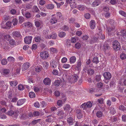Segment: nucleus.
<instances>
[{
    "mask_svg": "<svg viewBox=\"0 0 126 126\" xmlns=\"http://www.w3.org/2000/svg\"><path fill=\"white\" fill-rule=\"evenodd\" d=\"M112 47L116 50H119L121 48L120 44L117 40L114 41L112 43Z\"/></svg>",
    "mask_w": 126,
    "mask_h": 126,
    "instance_id": "nucleus-1",
    "label": "nucleus"
},
{
    "mask_svg": "<svg viewBox=\"0 0 126 126\" xmlns=\"http://www.w3.org/2000/svg\"><path fill=\"white\" fill-rule=\"evenodd\" d=\"M92 106V103L90 101L84 103L81 105V107L84 110H86L87 108H91Z\"/></svg>",
    "mask_w": 126,
    "mask_h": 126,
    "instance_id": "nucleus-2",
    "label": "nucleus"
},
{
    "mask_svg": "<svg viewBox=\"0 0 126 126\" xmlns=\"http://www.w3.org/2000/svg\"><path fill=\"white\" fill-rule=\"evenodd\" d=\"M58 63L57 60H52L50 63V66L52 68H55L57 66Z\"/></svg>",
    "mask_w": 126,
    "mask_h": 126,
    "instance_id": "nucleus-3",
    "label": "nucleus"
},
{
    "mask_svg": "<svg viewBox=\"0 0 126 126\" xmlns=\"http://www.w3.org/2000/svg\"><path fill=\"white\" fill-rule=\"evenodd\" d=\"M66 2L67 4L69 3L71 7L72 8H75L76 7L75 0H66Z\"/></svg>",
    "mask_w": 126,
    "mask_h": 126,
    "instance_id": "nucleus-4",
    "label": "nucleus"
},
{
    "mask_svg": "<svg viewBox=\"0 0 126 126\" xmlns=\"http://www.w3.org/2000/svg\"><path fill=\"white\" fill-rule=\"evenodd\" d=\"M40 55L42 59H46L48 57V54L47 51H43L41 52Z\"/></svg>",
    "mask_w": 126,
    "mask_h": 126,
    "instance_id": "nucleus-5",
    "label": "nucleus"
},
{
    "mask_svg": "<svg viewBox=\"0 0 126 126\" xmlns=\"http://www.w3.org/2000/svg\"><path fill=\"white\" fill-rule=\"evenodd\" d=\"M32 37L31 36L26 37L24 39L25 43L27 44H30L32 42Z\"/></svg>",
    "mask_w": 126,
    "mask_h": 126,
    "instance_id": "nucleus-6",
    "label": "nucleus"
},
{
    "mask_svg": "<svg viewBox=\"0 0 126 126\" xmlns=\"http://www.w3.org/2000/svg\"><path fill=\"white\" fill-rule=\"evenodd\" d=\"M78 78L79 77L77 75L74 74L72 78L70 79L69 81L71 83H74L77 81Z\"/></svg>",
    "mask_w": 126,
    "mask_h": 126,
    "instance_id": "nucleus-7",
    "label": "nucleus"
},
{
    "mask_svg": "<svg viewBox=\"0 0 126 126\" xmlns=\"http://www.w3.org/2000/svg\"><path fill=\"white\" fill-rule=\"evenodd\" d=\"M35 25L36 28H41L42 26V21L40 20H36L35 21Z\"/></svg>",
    "mask_w": 126,
    "mask_h": 126,
    "instance_id": "nucleus-8",
    "label": "nucleus"
},
{
    "mask_svg": "<svg viewBox=\"0 0 126 126\" xmlns=\"http://www.w3.org/2000/svg\"><path fill=\"white\" fill-rule=\"evenodd\" d=\"M30 63L28 62L24 63L22 66L23 70H25L29 68L30 66Z\"/></svg>",
    "mask_w": 126,
    "mask_h": 126,
    "instance_id": "nucleus-9",
    "label": "nucleus"
},
{
    "mask_svg": "<svg viewBox=\"0 0 126 126\" xmlns=\"http://www.w3.org/2000/svg\"><path fill=\"white\" fill-rule=\"evenodd\" d=\"M103 76L106 80H109L110 79L111 77V75L110 73L109 72H105L103 74Z\"/></svg>",
    "mask_w": 126,
    "mask_h": 126,
    "instance_id": "nucleus-10",
    "label": "nucleus"
},
{
    "mask_svg": "<svg viewBox=\"0 0 126 126\" xmlns=\"http://www.w3.org/2000/svg\"><path fill=\"white\" fill-rule=\"evenodd\" d=\"M43 83L46 85H50L51 83V81L50 79L48 78H45L43 80Z\"/></svg>",
    "mask_w": 126,
    "mask_h": 126,
    "instance_id": "nucleus-11",
    "label": "nucleus"
},
{
    "mask_svg": "<svg viewBox=\"0 0 126 126\" xmlns=\"http://www.w3.org/2000/svg\"><path fill=\"white\" fill-rule=\"evenodd\" d=\"M58 19L56 17H51L50 19L49 22L51 24H52L57 23Z\"/></svg>",
    "mask_w": 126,
    "mask_h": 126,
    "instance_id": "nucleus-12",
    "label": "nucleus"
},
{
    "mask_svg": "<svg viewBox=\"0 0 126 126\" xmlns=\"http://www.w3.org/2000/svg\"><path fill=\"white\" fill-rule=\"evenodd\" d=\"M96 22L94 20H92L90 22V25L91 29H93L95 27Z\"/></svg>",
    "mask_w": 126,
    "mask_h": 126,
    "instance_id": "nucleus-13",
    "label": "nucleus"
},
{
    "mask_svg": "<svg viewBox=\"0 0 126 126\" xmlns=\"http://www.w3.org/2000/svg\"><path fill=\"white\" fill-rule=\"evenodd\" d=\"M81 65V61L80 60H78L77 63V66L75 68V69L79 70L80 69Z\"/></svg>",
    "mask_w": 126,
    "mask_h": 126,
    "instance_id": "nucleus-14",
    "label": "nucleus"
},
{
    "mask_svg": "<svg viewBox=\"0 0 126 126\" xmlns=\"http://www.w3.org/2000/svg\"><path fill=\"white\" fill-rule=\"evenodd\" d=\"M12 35L13 37H19L21 35L20 32L16 31H14L12 33Z\"/></svg>",
    "mask_w": 126,
    "mask_h": 126,
    "instance_id": "nucleus-15",
    "label": "nucleus"
},
{
    "mask_svg": "<svg viewBox=\"0 0 126 126\" xmlns=\"http://www.w3.org/2000/svg\"><path fill=\"white\" fill-rule=\"evenodd\" d=\"M57 114L60 118H62L64 116V112L62 110H59L57 112Z\"/></svg>",
    "mask_w": 126,
    "mask_h": 126,
    "instance_id": "nucleus-16",
    "label": "nucleus"
},
{
    "mask_svg": "<svg viewBox=\"0 0 126 126\" xmlns=\"http://www.w3.org/2000/svg\"><path fill=\"white\" fill-rule=\"evenodd\" d=\"M78 108L77 109H78ZM77 118L79 119H81L83 115L81 113V110H78L77 111Z\"/></svg>",
    "mask_w": 126,
    "mask_h": 126,
    "instance_id": "nucleus-17",
    "label": "nucleus"
},
{
    "mask_svg": "<svg viewBox=\"0 0 126 126\" xmlns=\"http://www.w3.org/2000/svg\"><path fill=\"white\" fill-rule=\"evenodd\" d=\"M98 37L97 35L96 34L95 36L93 38H92L90 40V43L91 44L94 43L96 42H97V40L98 39Z\"/></svg>",
    "mask_w": 126,
    "mask_h": 126,
    "instance_id": "nucleus-18",
    "label": "nucleus"
},
{
    "mask_svg": "<svg viewBox=\"0 0 126 126\" xmlns=\"http://www.w3.org/2000/svg\"><path fill=\"white\" fill-rule=\"evenodd\" d=\"M21 26L29 27L32 26V24L30 22H28L22 24Z\"/></svg>",
    "mask_w": 126,
    "mask_h": 126,
    "instance_id": "nucleus-19",
    "label": "nucleus"
},
{
    "mask_svg": "<svg viewBox=\"0 0 126 126\" xmlns=\"http://www.w3.org/2000/svg\"><path fill=\"white\" fill-rule=\"evenodd\" d=\"M6 113L9 116H12L13 114H14L16 116L18 115L16 112H14L12 110H10L8 111Z\"/></svg>",
    "mask_w": 126,
    "mask_h": 126,
    "instance_id": "nucleus-20",
    "label": "nucleus"
},
{
    "mask_svg": "<svg viewBox=\"0 0 126 126\" xmlns=\"http://www.w3.org/2000/svg\"><path fill=\"white\" fill-rule=\"evenodd\" d=\"M46 8L48 9L52 10L53 9L54 7V5L52 4H48L46 5Z\"/></svg>",
    "mask_w": 126,
    "mask_h": 126,
    "instance_id": "nucleus-21",
    "label": "nucleus"
},
{
    "mask_svg": "<svg viewBox=\"0 0 126 126\" xmlns=\"http://www.w3.org/2000/svg\"><path fill=\"white\" fill-rule=\"evenodd\" d=\"M100 3V2L99 0H96L93 2L92 5L93 7H95L99 5Z\"/></svg>",
    "mask_w": 126,
    "mask_h": 126,
    "instance_id": "nucleus-22",
    "label": "nucleus"
},
{
    "mask_svg": "<svg viewBox=\"0 0 126 126\" xmlns=\"http://www.w3.org/2000/svg\"><path fill=\"white\" fill-rule=\"evenodd\" d=\"M103 47L104 50L106 52H108V51H109V50L110 48V47L108 45L105 44H104Z\"/></svg>",
    "mask_w": 126,
    "mask_h": 126,
    "instance_id": "nucleus-23",
    "label": "nucleus"
},
{
    "mask_svg": "<svg viewBox=\"0 0 126 126\" xmlns=\"http://www.w3.org/2000/svg\"><path fill=\"white\" fill-rule=\"evenodd\" d=\"M76 58L75 56L71 57L70 59V63H74L76 61Z\"/></svg>",
    "mask_w": 126,
    "mask_h": 126,
    "instance_id": "nucleus-24",
    "label": "nucleus"
},
{
    "mask_svg": "<svg viewBox=\"0 0 126 126\" xmlns=\"http://www.w3.org/2000/svg\"><path fill=\"white\" fill-rule=\"evenodd\" d=\"M32 11L34 13H39L40 12V10L36 6L34 5L33 7Z\"/></svg>",
    "mask_w": 126,
    "mask_h": 126,
    "instance_id": "nucleus-25",
    "label": "nucleus"
},
{
    "mask_svg": "<svg viewBox=\"0 0 126 126\" xmlns=\"http://www.w3.org/2000/svg\"><path fill=\"white\" fill-rule=\"evenodd\" d=\"M22 13L23 15H25V16L26 17L28 18H29L31 17V15L30 13L29 12H27L25 14L24 13L23 11L24 10H22Z\"/></svg>",
    "mask_w": 126,
    "mask_h": 126,
    "instance_id": "nucleus-26",
    "label": "nucleus"
},
{
    "mask_svg": "<svg viewBox=\"0 0 126 126\" xmlns=\"http://www.w3.org/2000/svg\"><path fill=\"white\" fill-rule=\"evenodd\" d=\"M97 35L99 39L100 38L102 39H104L105 38V35L103 34L102 32L100 33V32H99V33H98L97 34Z\"/></svg>",
    "mask_w": 126,
    "mask_h": 126,
    "instance_id": "nucleus-27",
    "label": "nucleus"
},
{
    "mask_svg": "<svg viewBox=\"0 0 126 126\" xmlns=\"http://www.w3.org/2000/svg\"><path fill=\"white\" fill-rule=\"evenodd\" d=\"M71 107L69 105L66 104L63 107V109L64 110L66 111H68L70 110Z\"/></svg>",
    "mask_w": 126,
    "mask_h": 126,
    "instance_id": "nucleus-28",
    "label": "nucleus"
},
{
    "mask_svg": "<svg viewBox=\"0 0 126 126\" xmlns=\"http://www.w3.org/2000/svg\"><path fill=\"white\" fill-rule=\"evenodd\" d=\"M78 9L80 11L84 10L86 8V7L83 5H79L77 7Z\"/></svg>",
    "mask_w": 126,
    "mask_h": 126,
    "instance_id": "nucleus-29",
    "label": "nucleus"
},
{
    "mask_svg": "<svg viewBox=\"0 0 126 126\" xmlns=\"http://www.w3.org/2000/svg\"><path fill=\"white\" fill-rule=\"evenodd\" d=\"M25 102V100L24 99L19 100L17 102V104L18 106H20L23 104Z\"/></svg>",
    "mask_w": 126,
    "mask_h": 126,
    "instance_id": "nucleus-30",
    "label": "nucleus"
},
{
    "mask_svg": "<svg viewBox=\"0 0 126 126\" xmlns=\"http://www.w3.org/2000/svg\"><path fill=\"white\" fill-rule=\"evenodd\" d=\"M11 22L10 21H8L7 22L6 24V27H3L1 26V27L2 28L7 29L8 27H10L12 25Z\"/></svg>",
    "mask_w": 126,
    "mask_h": 126,
    "instance_id": "nucleus-31",
    "label": "nucleus"
},
{
    "mask_svg": "<svg viewBox=\"0 0 126 126\" xmlns=\"http://www.w3.org/2000/svg\"><path fill=\"white\" fill-rule=\"evenodd\" d=\"M115 27H113L112 28L110 27H108L107 28V33L108 35H110V32L114 29Z\"/></svg>",
    "mask_w": 126,
    "mask_h": 126,
    "instance_id": "nucleus-32",
    "label": "nucleus"
},
{
    "mask_svg": "<svg viewBox=\"0 0 126 126\" xmlns=\"http://www.w3.org/2000/svg\"><path fill=\"white\" fill-rule=\"evenodd\" d=\"M48 32L46 31H44L43 34L46 36V38L47 39H50L51 38V35H47L48 34Z\"/></svg>",
    "mask_w": 126,
    "mask_h": 126,
    "instance_id": "nucleus-33",
    "label": "nucleus"
},
{
    "mask_svg": "<svg viewBox=\"0 0 126 126\" xmlns=\"http://www.w3.org/2000/svg\"><path fill=\"white\" fill-rule=\"evenodd\" d=\"M50 51L51 53H57V49L53 47L50 48Z\"/></svg>",
    "mask_w": 126,
    "mask_h": 126,
    "instance_id": "nucleus-34",
    "label": "nucleus"
},
{
    "mask_svg": "<svg viewBox=\"0 0 126 126\" xmlns=\"http://www.w3.org/2000/svg\"><path fill=\"white\" fill-rule=\"evenodd\" d=\"M9 44L11 46H14L16 44L15 41L13 39H11L9 41Z\"/></svg>",
    "mask_w": 126,
    "mask_h": 126,
    "instance_id": "nucleus-35",
    "label": "nucleus"
},
{
    "mask_svg": "<svg viewBox=\"0 0 126 126\" xmlns=\"http://www.w3.org/2000/svg\"><path fill=\"white\" fill-rule=\"evenodd\" d=\"M10 72L9 69H5L3 71V74L4 75L8 74Z\"/></svg>",
    "mask_w": 126,
    "mask_h": 126,
    "instance_id": "nucleus-36",
    "label": "nucleus"
},
{
    "mask_svg": "<svg viewBox=\"0 0 126 126\" xmlns=\"http://www.w3.org/2000/svg\"><path fill=\"white\" fill-rule=\"evenodd\" d=\"M120 34L121 36H122L123 37H124V38H125L126 37V31L125 30H122L121 31Z\"/></svg>",
    "mask_w": 126,
    "mask_h": 126,
    "instance_id": "nucleus-37",
    "label": "nucleus"
},
{
    "mask_svg": "<svg viewBox=\"0 0 126 126\" xmlns=\"http://www.w3.org/2000/svg\"><path fill=\"white\" fill-rule=\"evenodd\" d=\"M7 60L10 62L14 63L15 61V59L12 57H9L7 58Z\"/></svg>",
    "mask_w": 126,
    "mask_h": 126,
    "instance_id": "nucleus-38",
    "label": "nucleus"
},
{
    "mask_svg": "<svg viewBox=\"0 0 126 126\" xmlns=\"http://www.w3.org/2000/svg\"><path fill=\"white\" fill-rule=\"evenodd\" d=\"M18 21L16 18L13 19L12 20V24H13L14 26H15L17 24Z\"/></svg>",
    "mask_w": 126,
    "mask_h": 126,
    "instance_id": "nucleus-39",
    "label": "nucleus"
},
{
    "mask_svg": "<svg viewBox=\"0 0 126 126\" xmlns=\"http://www.w3.org/2000/svg\"><path fill=\"white\" fill-rule=\"evenodd\" d=\"M29 96L30 98H33L35 96V94L34 92H30L29 93Z\"/></svg>",
    "mask_w": 126,
    "mask_h": 126,
    "instance_id": "nucleus-40",
    "label": "nucleus"
},
{
    "mask_svg": "<svg viewBox=\"0 0 126 126\" xmlns=\"http://www.w3.org/2000/svg\"><path fill=\"white\" fill-rule=\"evenodd\" d=\"M96 115L97 116L98 118L101 117L103 115V114L102 112L99 111L97 112L96 114Z\"/></svg>",
    "mask_w": 126,
    "mask_h": 126,
    "instance_id": "nucleus-41",
    "label": "nucleus"
},
{
    "mask_svg": "<svg viewBox=\"0 0 126 126\" xmlns=\"http://www.w3.org/2000/svg\"><path fill=\"white\" fill-rule=\"evenodd\" d=\"M43 67L45 69H47L48 66V63L47 62H44L43 63Z\"/></svg>",
    "mask_w": 126,
    "mask_h": 126,
    "instance_id": "nucleus-42",
    "label": "nucleus"
},
{
    "mask_svg": "<svg viewBox=\"0 0 126 126\" xmlns=\"http://www.w3.org/2000/svg\"><path fill=\"white\" fill-rule=\"evenodd\" d=\"M65 35V33L63 32H61L59 33V36L61 38L64 37Z\"/></svg>",
    "mask_w": 126,
    "mask_h": 126,
    "instance_id": "nucleus-43",
    "label": "nucleus"
},
{
    "mask_svg": "<svg viewBox=\"0 0 126 126\" xmlns=\"http://www.w3.org/2000/svg\"><path fill=\"white\" fill-rule=\"evenodd\" d=\"M42 68V67L41 66H37L35 68V70L36 72H38L41 71Z\"/></svg>",
    "mask_w": 126,
    "mask_h": 126,
    "instance_id": "nucleus-44",
    "label": "nucleus"
},
{
    "mask_svg": "<svg viewBox=\"0 0 126 126\" xmlns=\"http://www.w3.org/2000/svg\"><path fill=\"white\" fill-rule=\"evenodd\" d=\"M63 67L65 69H67L70 68L71 67V65L69 64L65 63L63 64Z\"/></svg>",
    "mask_w": 126,
    "mask_h": 126,
    "instance_id": "nucleus-45",
    "label": "nucleus"
},
{
    "mask_svg": "<svg viewBox=\"0 0 126 126\" xmlns=\"http://www.w3.org/2000/svg\"><path fill=\"white\" fill-rule=\"evenodd\" d=\"M10 83L11 86H15L17 84V82L16 81H10Z\"/></svg>",
    "mask_w": 126,
    "mask_h": 126,
    "instance_id": "nucleus-46",
    "label": "nucleus"
},
{
    "mask_svg": "<svg viewBox=\"0 0 126 126\" xmlns=\"http://www.w3.org/2000/svg\"><path fill=\"white\" fill-rule=\"evenodd\" d=\"M87 73L89 75H92L94 73V70L92 69H89Z\"/></svg>",
    "mask_w": 126,
    "mask_h": 126,
    "instance_id": "nucleus-47",
    "label": "nucleus"
},
{
    "mask_svg": "<svg viewBox=\"0 0 126 126\" xmlns=\"http://www.w3.org/2000/svg\"><path fill=\"white\" fill-rule=\"evenodd\" d=\"M1 63L3 65H5L7 63V60L5 59H3L1 61Z\"/></svg>",
    "mask_w": 126,
    "mask_h": 126,
    "instance_id": "nucleus-48",
    "label": "nucleus"
},
{
    "mask_svg": "<svg viewBox=\"0 0 126 126\" xmlns=\"http://www.w3.org/2000/svg\"><path fill=\"white\" fill-rule=\"evenodd\" d=\"M119 13L121 15L125 17H126V13L124 11L120 10L119 11Z\"/></svg>",
    "mask_w": 126,
    "mask_h": 126,
    "instance_id": "nucleus-49",
    "label": "nucleus"
},
{
    "mask_svg": "<svg viewBox=\"0 0 126 126\" xmlns=\"http://www.w3.org/2000/svg\"><path fill=\"white\" fill-rule=\"evenodd\" d=\"M103 86V84L102 83L100 82L98 83L97 85V87L99 89H97V91H98L100 89V88H102Z\"/></svg>",
    "mask_w": 126,
    "mask_h": 126,
    "instance_id": "nucleus-50",
    "label": "nucleus"
},
{
    "mask_svg": "<svg viewBox=\"0 0 126 126\" xmlns=\"http://www.w3.org/2000/svg\"><path fill=\"white\" fill-rule=\"evenodd\" d=\"M28 118L29 117L25 114H22L20 117V119H25Z\"/></svg>",
    "mask_w": 126,
    "mask_h": 126,
    "instance_id": "nucleus-51",
    "label": "nucleus"
},
{
    "mask_svg": "<svg viewBox=\"0 0 126 126\" xmlns=\"http://www.w3.org/2000/svg\"><path fill=\"white\" fill-rule=\"evenodd\" d=\"M93 63L97 64L98 63L99 60L97 57H95L93 58Z\"/></svg>",
    "mask_w": 126,
    "mask_h": 126,
    "instance_id": "nucleus-52",
    "label": "nucleus"
},
{
    "mask_svg": "<svg viewBox=\"0 0 126 126\" xmlns=\"http://www.w3.org/2000/svg\"><path fill=\"white\" fill-rule=\"evenodd\" d=\"M19 23H22L24 21V18L22 16H19Z\"/></svg>",
    "mask_w": 126,
    "mask_h": 126,
    "instance_id": "nucleus-53",
    "label": "nucleus"
},
{
    "mask_svg": "<svg viewBox=\"0 0 126 126\" xmlns=\"http://www.w3.org/2000/svg\"><path fill=\"white\" fill-rule=\"evenodd\" d=\"M110 110V113L112 114H114L116 113V110L114 109L113 108H111Z\"/></svg>",
    "mask_w": 126,
    "mask_h": 126,
    "instance_id": "nucleus-54",
    "label": "nucleus"
},
{
    "mask_svg": "<svg viewBox=\"0 0 126 126\" xmlns=\"http://www.w3.org/2000/svg\"><path fill=\"white\" fill-rule=\"evenodd\" d=\"M33 89L35 92H36L40 91V90H41V88L35 87H33Z\"/></svg>",
    "mask_w": 126,
    "mask_h": 126,
    "instance_id": "nucleus-55",
    "label": "nucleus"
},
{
    "mask_svg": "<svg viewBox=\"0 0 126 126\" xmlns=\"http://www.w3.org/2000/svg\"><path fill=\"white\" fill-rule=\"evenodd\" d=\"M60 84V81L59 80H56L54 83V85L56 86H58Z\"/></svg>",
    "mask_w": 126,
    "mask_h": 126,
    "instance_id": "nucleus-56",
    "label": "nucleus"
},
{
    "mask_svg": "<svg viewBox=\"0 0 126 126\" xmlns=\"http://www.w3.org/2000/svg\"><path fill=\"white\" fill-rule=\"evenodd\" d=\"M73 121V119L71 117H69L67 119V121L70 125H72Z\"/></svg>",
    "mask_w": 126,
    "mask_h": 126,
    "instance_id": "nucleus-57",
    "label": "nucleus"
},
{
    "mask_svg": "<svg viewBox=\"0 0 126 126\" xmlns=\"http://www.w3.org/2000/svg\"><path fill=\"white\" fill-rule=\"evenodd\" d=\"M40 120V119L36 120H34L32 121V122L31 124L32 125H34L36 124L37 123H38L39 121Z\"/></svg>",
    "mask_w": 126,
    "mask_h": 126,
    "instance_id": "nucleus-58",
    "label": "nucleus"
},
{
    "mask_svg": "<svg viewBox=\"0 0 126 126\" xmlns=\"http://www.w3.org/2000/svg\"><path fill=\"white\" fill-rule=\"evenodd\" d=\"M120 57L122 60L125 59L126 58V55L125 53H122L120 55Z\"/></svg>",
    "mask_w": 126,
    "mask_h": 126,
    "instance_id": "nucleus-59",
    "label": "nucleus"
},
{
    "mask_svg": "<svg viewBox=\"0 0 126 126\" xmlns=\"http://www.w3.org/2000/svg\"><path fill=\"white\" fill-rule=\"evenodd\" d=\"M101 76L100 75H96L95 77V79L96 81H100L101 79Z\"/></svg>",
    "mask_w": 126,
    "mask_h": 126,
    "instance_id": "nucleus-60",
    "label": "nucleus"
},
{
    "mask_svg": "<svg viewBox=\"0 0 126 126\" xmlns=\"http://www.w3.org/2000/svg\"><path fill=\"white\" fill-rule=\"evenodd\" d=\"M4 38L6 40L9 41L11 39V37L9 35L7 34L4 36Z\"/></svg>",
    "mask_w": 126,
    "mask_h": 126,
    "instance_id": "nucleus-61",
    "label": "nucleus"
},
{
    "mask_svg": "<svg viewBox=\"0 0 126 126\" xmlns=\"http://www.w3.org/2000/svg\"><path fill=\"white\" fill-rule=\"evenodd\" d=\"M63 104V102L61 100H58L57 102V105L61 107L62 106Z\"/></svg>",
    "mask_w": 126,
    "mask_h": 126,
    "instance_id": "nucleus-62",
    "label": "nucleus"
},
{
    "mask_svg": "<svg viewBox=\"0 0 126 126\" xmlns=\"http://www.w3.org/2000/svg\"><path fill=\"white\" fill-rule=\"evenodd\" d=\"M51 35V38L52 39H55L57 37V35L55 33H53Z\"/></svg>",
    "mask_w": 126,
    "mask_h": 126,
    "instance_id": "nucleus-63",
    "label": "nucleus"
},
{
    "mask_svg": "<svg viewBox=\"0 0 126 126\" xmlns=\"http://www.w3.org/2000/svg\"><path fill=\"white\" fill-rule=\"evenodd\" d=\"M34 40L36 42H39L40 41V37L39 36L36 37L35 38Z\"/></svg>",
    "mask_w": 126,
    "mask_h": 126,
    "instance_id": "nucleus-64",
    "label": "nucleus"
}]
</instances>
